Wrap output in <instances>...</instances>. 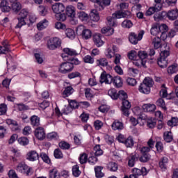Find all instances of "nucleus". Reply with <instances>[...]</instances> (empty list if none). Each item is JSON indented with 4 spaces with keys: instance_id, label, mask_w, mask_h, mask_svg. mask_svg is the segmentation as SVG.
I'll return each instance as SVG.
<instances>
[{
    "instance_id": "1",
    "label": "nucleus",
    "mask_w": 178,
    "mask_h": 178,
    "mask_svg": "<svg viewBox=\"0 0 178 178\" xmlns=\"http://www.w3.org/2000/svg\"><path fill=\"white\" fill-rule=\"evenodd\" d=\"M99 82L101 84H103V83H105V84H112V83H113L115 87H118V88L123 86V81L120 76H117L113 78V76L109 74H106L105 72H103L101 74Z\"/></svg>"
},
{
    "instance_id": "2",
    "label": "nucleus",
    "mask_w": 178,
    "mask_h": 178,
    "mask_svg": "<svg viewBox=\"0 0 178 178\" xmlns=\"http://www.w3.org/2000/svg\"><path fill=\"white\" fill-rule=\"evenodd\" d=\"M131 17V13L130 11H117L112 15V16L107 17V25L110 27H115L117 26L116 19H129Z\"/></svg>"
},
{
    "instance_id": "3",
    "label": "nucleus",
    "mask_w": 178,
    "mask_h": 178,
    "mask_svg": "<svg viewBox=\"0 0 178 178\" xmlns=\"http://www.w3.org/2000/svg\"><path fill=\"white\" fill-rule=\"evenodd\" d=\"M77 34H80L83 40H90L92 37V32L88 29H86L84 26L80 25L76 28Z\"/></svg>"
},
{
    "instance_id": "4",
    "label": "nucleus",
    "mask_w": 178,
    "mask_h": 178,
    "mask_svg": "<svg viewBox=\"0 0 178 178\" xmlns=\"http://www.w3.org/2000/svg\"><path fill=\"white\" fill-rule=\"evenodd\" d=\"M144 35V31H140L138 34H136V33L131 32L129 33V40L131 44H134L136 45L138 43V41H141L143 40V36Z\"/></svg>"
},
{
    "instance_id": "5",
    "label": "nucleus",
    "mask_w": 178,
    "mask_h": 178,
    "mask_svg": "<svg viewBox=\"0 0 178 178\" xmlns=\"http://www.w3.org/2000/svg\"><path fill=\"white\" fill-rule=\"evenodd\" d=\"M60 39L58 38H51L47 41V48L51 51H54V49H56V48H59L60 47Z\"/></svg>"
},
{
    "instance_id": "6",
    "label": "nucleus",
    "mask_w": 178,
    "mask_h": 178,
    "mask_svg": "<svg viewBox=\"0 0 178 178\" xmlns=\"http://www.w3.org/2000/svg\"><path fill=\"white\" fill-rule=\"evenodd\" d=\"M74 67V66H73L72 63H70V62H65L60 65L58 71L60 72V73H62L63 74H66V73L72 72Z\"/></svg>"
},
{
    "instance_id": "7",
    "label": "nucleus",
    "mask_w": 178,
    "mask_h": 178,
    "mask_svg": "<svg viewBox=\"0 0 178 178\" xmlns=\"http://www.w3.org/2000/svg\"><path fill=\"white\" fill-rule=\"evenodd\" d=\"M19 17H18V24L16 26V28L20 29L22 26L26 24V21L24 19L29 16V11L26 9H23L19 13Z\"/></svg>"
},
{
    "instance_id": "8",
    "label": "nucleus",
    "mask_w": 178,
    "mask_h": 178,
    "mask_svg": "<svg viewBox=\"0 0 178 178\" xmlns=\"http://www.w3.org/2000/svg\"><path fill=\"white\" fill-rule=\"evenodd\" d=\"M139 115V119L141 120H146L147 126L149 129H154L156 125V120L152 118H148L147 115H143L142 114H138Z\"/></svg>"
},
{
    "instance_id": "9",
    "label": "nucleus",
    "mask_w": 178,
    "mask_h": 178,
    "mask_svg": "<svg viewBox=\"0 0 178 178\" xmlns=\"http://www.w3.org/2000/svg\"><path fill=\"white\" fill-rule=\"evenodd\" d=\"M16 170L20 173H24L27 176H29L30 173H31V168H29L24 163H19L16 168Z\"/></svg>"
},
{
    "instance_id": "10",
    "label": "nucleus",
    "mask_w": 178,
    "mask_h": 178,
    "mask_svg": "<svg viewBox=\"0 0 178 178\" xmlns=\"http://www.w3.org/2000/svg\"><path fill=\"white\" fill-rule=\"evenodd\" d=\"M35 137L38 138V140H40V141H42V140L45 139L46 134H45V130L44 128L39 127L35 129Z\"/></svg>"
},
{
    "instance_id": "11",
    "label": "nucleus",
    "mask_w": 178,
    "mask_h": 178,
    "mask_svg": "<svg viewBox=\"0 0 178 178\" xmlns=\"http://www.w3.org/2000/svg\"><path fill=\"white\" fill-rule=\"evenodd\" d=\"M52 10L56 13V15H58L59 13H63V12H65V5L62 3H56L52 6Z\"/></svg>"
},
{
    "instance_id": "12",
    "label": "nucleus",
    "mask_w": 178,
    "mask_h": 178,
    "mask_svg": "<svg viewBox=\"0 0 178 178\" xmlns=\"http://www.w3.org/2000/svg\"><path fill=\"white\" fill-rule=\"evenodd\" d=\"M40 158L38 153L35 150H31L27 154V159L31 162H34V161H37Z\"/></svg>"
},
{
    "instance_id": "13",
    "label": "nucleus",
    "mask_w": 178,
    "mask_h": 178,
    "mask_svg": "<svg viewBox=\"0 0 178 178\" xmlns=\"http://www.w3.org/2000/svg\"><path fill=\"white\" fill-rule=\"evenodd\" d=\"M65 13L68 17L74 19L76 17V8L73 6H68L65 9Z\"/></svg>"
},
{
    "instance_id": "14",
    "label": "nucleus",
    "mask_w": 178,
    "mask_h": 178,
    "mask_svg": "<svg viewBox=\"0 0 178 178\" xmlns=\"http://www.w3.org/2000/svg\"><path fill=\"white\" fill-rule=\"evenodd\" d=\"M94 43L97 47H102L104 45V40H102V35L99 33H96L93 35Z\"/></svg>"
},
{
    "instance_id": "15",
    "label": "nucleus",
    "mask_w": 178,
    "mask_h": 178,
    "mask_svg": "<svg viewBox=\"0 0 178 178\" xmlns=\"http://www.w3.org/2000/svg\"><path fill=\"white\" fill-rule=\"evenodd\" d=\"M132 172L135 176H145L147 175V168L145 167L140 168H135L132 170Z\"/></svg>"
},
{
    "instance_id": "16",
    "label": "nucleus",
    "mask_w": 178,
    "mask_h": 178,
    "mask_svg": "<svg viewBox=\"0 0 178 178\" xmlns=\"http://www.w3.org/2000/svg\"><path fill=\"white\" fill-rule=\"evenodd\" d=\"M168 17V13L162 11L158 14H154V19L155 22H160V20H165Z\"/></svg>"
},
{
    "instance_id": "17",
    "label": "nucleus",
    "mask_w": 178,
    "mask_h": 178,
    "mask_svg": "<svg viewBox=\"0 0 178 178\" xmlns=\"http://www.w3.org/2000/svg\"><path fill=\"white\" fill-rule=\"evenodd\" d=\"M163 140L165 143H172L173 141V134L171 131H166L163 133Z\"/></svg>"
},
{
    "instance_id": "18",
    "label": "nucleus",
    "mask_w": 178,
    "mask_h": 178,
    "mask_svg": "<svg viewBox=\"0 0 178 178\" xmlns=\"http://www.w3.org/2000/svg\"><path fill=\"white\" fill-rule=\"evenodd\" d=\"M138 90L142 94H149L151 92V88L143 83V82L140 83Z\"/></svg>"
},
{
    "instance_id": "19",
    "label": "nucleus",
    "mask_w": 178,
    "mask_h": 178,
    "mask_svg": "<svg viewBox=\"0 0 178 178\" xmlns=\"http://www.w3.org/2000/svg\"><path fill=\"white\" fill-rule=\"evenodd\" d=\"M167 17L169 20H176L178 17V11L177 10H172L167 13Z\"/></svg>"
},
{
    "instance_id": "20",
    "label": "nucleus",
    "mask_w": 178,
    "mask_h": 178,
    "mask_svg": "<svg viewBox=\"0 0 178 178\" xmlns=\"http://www.w3.org/2000/svg\"><path fill=\"white\" fill-rule=\"evenodd\" d=\"M90 19L92 22H99V13L97 10H92L90 13Z\"/></svg>"
},
{
    "instance_id": "21",
    "label": "nucleus",
    "mask_w": 178,
    "mask_h": 178,
    "mask_svg": "<svg viewBox=\"0 0 178 178\" xmlns=\"http://www.w3.org/2000/svg\"><path fill=\"white\" fill-rule=\"evenodd\" d=\"M0 8L2 12H10L11 10L9 3L6 0H3L0 3Z\"/></svg>"
},
{
    "instance_id": "22",
    "label": "nucleus",
    "mask_w": 178,
    "mask_h": 178,
    "mask_svg": "<svg viewBox=\"0 0 178 178\" xmlns=\"http://www.w3.org/2000/svg\"><path fill=\"white\" fill-rule=\"evenodd\" d=\"M138 161V159L137 158V156L136 155H131L128 157V166L129 168H133L136 162Z\"/></svg>"
},
{
    "instance_id": "23",
    "label": "nucleus",
    "mask_w": 178,
    "mask_h": 178,
    "mask_svg": "<svg viewBox=\"0 0 178 178\" xmlns=\"http://www.w3.org/2000/svg\"><path fill=\"white\" fill-rule=\"evenodd\" d=\"M143 108L146 112H155V110L156 109V106H155V104H144L143 106Z\"/></svg>"
},
{
    "instance_id": "24",
    "label": "nucleus",
    "mask_w": 178,
    "mask_h": 178,
    "mask_svg": "<svg viewBox=\"0 0 178 178\" xmlns=\"http://www.w3.org/2000/svg\"><path fill=\"white\" fill-rule=\"evenodd\" d=\"M166 49L164 51H162L160 53V58H162L163 59H166L169 55H170V45H166L165 46Z\"/></svg>"
},
{
    "instance_id": "25",
    "label": "nucleus",
    "mask_w": 178,
    "mask_h": 178,
    "mask_svg": "<svg viewBox=\"0 0 178 178\" xmlns=\"http://www.w3.org/2000/svg\"><path fill=\"white\" fill-rule=\"evenodd\" d=\"M11 10H13V12L17 13V12L22 10V3H20L19 2L13 3L11 5Z\"/></svg>"
},
{
    "instance_id": "26",
    "label": "nucleus",
    "mask_w": 178,
    "mask_h": 178,
    "mask_svg": "<svg viewBox=\"0 0 178 178\" xmlns=\"http://www.w3.org/2000/svg\"><path fill=\"white\" fill-rule=\"evenodd\" d=\"M96 64L97 66H101L102 67H105V66H108V60L105 58H102L96 60Z\"/></svg>"
},
{
    "instance_id": "27",
    "label": "nucleus",
    "mask_w": 178,
    "mask_h": 178,
    "mask_svg": "<svg viewBox=\"0 0 178 178\" xmlns=\"http://www.w3.org/2000/svg\"><path fill=\"white\" fill-rule=\"evenodd\" d=\"M48 27V21L47 19H43L40 22L37 24L38 30H44V29H47Z\"/></svg>"
},
{
    "instance_id": "28",
    "label": "nucleus",
    "mask_w": 178,
    "mask_h": 178,
    "mask_svg": "<svg viewBox=\"0 0 178 178\" xmlns=\"http://www.w3.org/2000/svg\"><path fill=\"white\" fill-rule=\"evenodd\" d=\"M168 162H169V160L166 157H163L161 161L159 162V165L162 169V170H166V168L168 166Z\"/></svg>"
},
{
    "instance_id": "29",
    "label": "nucleus",
    "mask_w": 178,
    "mask_h": 178,
    "mask_svg": "<svg viewBox=\"0 0 178 178\" xmlns=\"http://www.w3.org/2000/svg\"><path fill=\"white\" fill-rule=\"evenodd\" d=\"M31 124H32L33 127H38L40 126V118L37 115H33L31 117Z\"/></svg>"
},
{
    "instance_id": "30",
    "label": "nucleus",
    "mask_w": 178,
    "mask_h": 178,
    "mask_svg": "<svg viewBox=\"0 0 178 178\" xmlns=\"http://www.w3.org/2000/svg\"><path fill=\"white\" fill-rule=\"evenodd\" d=\"M111 127L113 130H122L123 129V123L119 121H115L112 125Z\"/></svg>"
},
{
    "instance_id": "31",
    "label": "nucleus",
    "mask_w": 178,
    "mask_h": 178,
    "mask_svg": "<svg viewBox=\"0 0 178 178\" xmlns=\"http://www.w3.org/2000/svg\"><path fill=\"white\" fill-rule=\"evenodd\" d=\"M49 176V178H60V175H59V172H58V170H56V168L50 170Z\"/></svg>"
},
{
    "instance_id": "32",
    "label": "nucleus",
    "mask_w": 178,
    "mask_h": 178,
    "mask_svg": "<svg viewBox=\"0 0 178 178\" xmlns=\"http://www.w3.org/2000/svg\"><path fill=\"white\" fill-rule=\"evenodd\" d=\"M145 60L140 59L139 58H135L134 60L133 63L135 65V66H137L138 67H140L141 66H145Z\"/></svg>"
},
{
    "instance_id": "33",
    "label": "nucleus",
    "mask_w": 178,
    "mask_h": 178,
    "mask_svg": "<svg viewBox=\"0 0 178 178\" xmlns=\"http://www.w3.org/2000/svg\"><path fill=\"white\" fill-rule=\"evenodd\" d=\"M157 63L159 66L161 68L167 67H168V60L165 58H162V57H160L158 59Z\"/></svg>"
},
{
    "instance_id": "34",
    "label": "nucleus",
    "mask_w": 178,
    "mask_h": 178,
    "mask_svg": "<svg viewBox=\"0 0 178 178\" xmlns=\"http://www.w3.org/2000/svg\"><path fill=\"white\" fill-rule=\"evenodd\" d=\"M74 92V89L72 88V86H67L63 92V95L64 97H69V95H72Z\"/></svg>"
},
{
    "instance_id": "35",
    "label": "nucleus",
    "mask_w": 178,
    "mask_h": 178,
    "mask_svg": "<svg viewBox=\"0 0 178 178\" xmlns=\"http://www.w3.org/2000/svg\"><path fill=\"white\" fill-rule=\"evenodd\" d=\"M66 36L70 40H74V37H76V34L74 33V31L72 29H67L65 30Z\"/></svg>"
},
{
    "instance_id": "36",
    "label": "nucleus",
    "mask_w": 178,
    "mask_h": 178,
    "mask_svg": "<svg viewBox=\"0 0 178 178\" xmlns=\"http://www.w3.org/2000/svg\"><path fill=\"white\" fill-rule=\"evenodd\" d=\"M123 29H131L133 27V22L130 19H125L121 24Z\"/></svg>"
},
{
    "instance_id": "37",
    "label": "nucleus",
    "mask_w": 178,
    "mask_h": 178,
    "mask_svg": "<svg viewBox=\"0 0 178 178\" xmlns=\"http://www.w3.org/2000/svg\"><path fill=\"white\" fill-rule=\"evenodd\" d=\"M152 44L155 49L161 48V38L159 37H154L152 40Z\"/></svg>"
},
{
    "instance_id": "38",
    "label": "nucleus",
    "mask_w": 178,
    "mask_h": 178,
    "mask_svg": "<svg viewBox=\"0 0 178 178\" xmlns=\"http://www.w3.org/2000/svg\"><path fill=\"white\" fill-rule=\"evenodd\" d=\"M102 169L103 168L101 166H97L95 168L96 177L97 178L104 177V172H102Z\"/></svg>"
},
{
    "instance_id": "39",
    "label": "nucleus",
    "mask_w": 178,
    "mask_h": 178,
    "mask_svg": "<svg viewBox=\"0 0 178 178\" xmlns=\"http://www.w3.org/2000/svg\"><path fill=\"white\" fill-rule=\"evenodd\" d=\"M72 174L75 177H79L81 175L79 165H76L72 167Z\"/></svg>"
},
{
    "instance_id": "40",
    "label": "nucleus",
    "mask_w": 178,
    "mask_h": 178,
    "mask_svg": "<svg viewBox=\"0 0 178 178\" xmlns=\"http://www.w3.org/2000/svg\"><path fill=\"white\" fill-rule=\"evenodd\" d=\"M124 144L127 148H131V147L134 145V140H133V138L129 136L128 138L125 139Z\"/></svg>"
},
{
    "instance_id": "41",
    "label": "nucleus",
    "mask_w": 178,
    "mask_h": 178,
    "mask_svg": "<svg viewBox=\"0 0 178 178\" xmlns=\"http://www.w3.org/2000/svg\"><path fill=\"white\" fill-rule=\"evenodd\" d=\"M65 54H66L67 55H70V56H74L76 55H77V51H76V50L73 49H70V48H65L63 49Z\"/></svg>"
},
{
    "instance_id": "42",
    "label": "nucleus",
    "mask_w": 178,
    "mask_h": 178,
    "mask_svg": "<svg viewBox=\"0 0 178 178\" xmlns=\"http://www.w3.org/2000/svg\"><path fill=\"white\" fill-rule=\"evenodd\" d=\"M156 104L157 106H160V108H162L164 111H166V104H165V100L163 99L160 98L156 102Z\"/></svg>"
},
{
    "instance_id": "43",
    "label": "nucleus",
    "mask_w": 178,
    "mask_h": 178,
    "mask_svg": "<svg viewBox=\"0 0 178 178\" xmlns=\"http://www.w3.org/2000/svg\"><path fill=\"white\" fill-rule=\"evenodd\" d=\"M88 161V156L86 153H83L80 155L79 157V162L81 165L84 163H87V161Z\"/></svg>"
},
{
    "instance_id": "44",
    "label": "nucleus",
    "mask_w": 178,
    "mask_h": 178,
    "mask_svg": "<svg viewBox=\"0 0 178 178\" xmlns=\"http://www.w3.org/2000/svg\"><path fill=\"white\" fill-rule=\"evenodd\" d=\"M143 83L149 86L150 88L152 87V86H154V80H152V78L150 77L145 78Z\"/></svg>"
},
{
    "instance_id": "45",
    "label": "nucleus",
    "mask_w": 178,
    "mask_h": 178,
    "mask_svg": "<svg viewBox=\"0 0 178 178\" xmlns=\"http://www.w3.org/2000/svg\"><path fill=\"white\" fill-rule=\"evenodd\" d=\"M118 163L115 162H110L108 164V169L111 170V172H116L118 170Z\"/></svg>"
},
{
    "instance_id": "46",
    "label": "nucleus",
    "mask_w": 178,
    "mask_h": 178,
    "mask_svg": "<svg viewBox=\"0 0 178 178\" xmlns=\"http://www.w3.org/2000/svg\"><path fill=\"white\" fill-rule=\"evenodd\" d=\"M138 54H137V51H134V50H131L129 54H128V58L129 59H130L131 60H136L137 58H138Z\"/></svg>"
},
{
    "instance_id": "47",
    "label": "nucleus",
    "mask_w": 178,
    "mask_h": 178,
    "mask_svg": "<svg viewBox=\"0 0 178 178\" xmlns=\"http://www.w3.org/2000/svg\"><path fill=\"white\" fill-rule=\"evenodd\" d=\"M118 98L122 101H124L127 99V93H126L124 90H120L118 93Z\"/></svg>"
},
{
    "instance_id": "48",
    "label": "nucleus",
    "mask_w": 178,
    "mask_h": 178,
    "mask_svg": "<svg viewBox=\"0 0 178 178\" xmlns=\"http://www.w3.org/2000/svg\"><path fill=\"white\" fill-rule=\"evenodd\" d=\"M138 58L142 60H145V59L148 58V54H147V51H138Z\"/></svg>"
},
{
    "instance_id": "49",
    "label": "nucleus",
    "mask_w": 178,
    "mask_h": 178,
    "mask_svg": "<svg viewBox=\"0 0 178 178\" xmlns=\"http://www.w3.org/2000/svg\"><path fill=\"white\" fill-rule=\"evenodd\" d=\"M108 94L112 99H118V92L115 89H111L108 90Z\"/></svg>"
},
{
    "instance_id": "50",
    "label": "nucleus",
    "mask_w": 178,
    "mask_h": 178,
    "mask_svg": "<svg viewBox=\"0 0 178 178\" xmlns=\"http://www.w3.org/2000/svg\"><path fill=\"white\" fill-rule=\"evenodd\" d=\"M55 17L56 20L60 22H65V20H66V15L65 13H60L58 14H56Z\"/></svg>"
},
{
    "instance_id": "51",
    "label": "nucleus",
    "mask_w": 178,
    "mask_h": 178,
    "mask_svg": "<svg viewBox=\"0 0 178 178\" xmlns=\"http://www.w3.org/2000/svg\"><path fill=\"white\" fill-rule=\"evenodd\" d=\"M54 155L56 159H62V158H63V154L59 149H56L54 150Z\"/></svg>"
},
{
    "instance_id": "52",
    "label": "nucleus",
    "mask_w": 178,
    "mask_h": 178,
    "mask_svg": "<svg viewBox=\"0 0 178 178\" xmlns=\"http://www.w3.org/2000/svg\"><path fill=\"white\" fill-rule=\"evenodd\" d=\"M94 152L95 156H100V155H102L103 154L102 149H101L99 145H97L94 147Z\"/></svg>"
},
{
    "instance_id": "53",
    "label": "nucleus",
    "mask_w": 178,
    "mask_h": 178,
    "mask_svg": "<svg viewBox=\"0 0 178 178\" xmlns=\"http://www.w3.org/2000/svg\"><path fill=\"white\" fill-rule=\"evenodd\" d=\"M39 12L42 16H45L48 13V8L44 6H39Z\"/></svg>"
},
{
    "instance_id": "54",
    "label": "nucleus",
    "mask_w": 178,
    "mask_h": 178,
    "mask_svg": "<svg viewBox=\"0 0 178 178\" xmlns=\"http://www.w3.org/2000/svg\"><path fill=\"white\" fill-rule=\"evenodd\" d=\"M149 159H151V154H142V156L139 159V161L145 163L148 162Z\"/></svg>"
},
{
    "instance_id": "55",
    "label": "nucleus",
    "mask_w": 178,
    "mask_h": 178,
    "mask_svg": "<svg viewBox=\"0 0 178 178\" xmlns=\"http://www.w3.org/2000/svg\"><path fill=\"white\" fill-rule=\"evenodd\" d=\"M40 158L45 162V163H51V159H49V157L47 154L45 153H41L40 154Z\"/></svg>"
},
{
    "instance_id": "56",
    "label": "nucleus",
    "mask_w": 178,
    "mask_h": 178,
    "mask_svg": "<svg viewBox=\"0 0 178 178\" xmlns=\"http://www.w3.org/2000/svg\"><path fill=\"white\" fill-rule=\"evenodd\" d=\"M18 143L20 145H27L29 144V139L26 137H22L18 139Z\"/></svg>"
},
{
    "instance_id": "57",
    "label": "nucleus",
    "mask_w": 178,
    "mask_h": 178,
    "mask_svg": "<svg viewBox=\"0 0 178 178\" xmlns=\"http://www.w3.org/2000/svg\"><path fill=\"white\" fill-rule=\"evenodd\" d=\"M58 145L61 149H69L70 148V145L65 141L59 143Z\"/></svg>"
},
{
    "instance_id": "58",
    "label": "nucleus",
    "mask_w": 178,
    "mask_h": 178,
    "mask_svg": "<svg viewBox=\"0 0 178 178\" xmlns=\"http://www.w3.org/2000/svg\"><path fill=\"white\" fill-rule=\"evenodd\" d=\"M177 72V65H171L168 68V73L169 74H173Z\"/></svg>"
},
{
    "instance_id": "59",
    "label": "nucleus",
    "mask_w": 178,
    "mask_h": 178,
    "mask_svg": "<svg viewBox=\"0 0 178 178\" xmlns=\"http://www.w3.org/2000/svg\"><path fill=\"white\" fill-rule=\"evenodd\" d=\"M55 29H57V30H65L66 29V25L62 24V22H56Z\"/></svg>"
},
{
    "instance_id": "60",
    "label": "nucleus",
    "mask_w": 178,
    "mask_h": 178,
    "mask_svg": "<svg viewBox=\"0 0 178 178\" xmlns=\"http://www.w3.org/2000/svg\"><path fill=\"white\" fill-rule=\"evenodd\" d=\"M83 60L85 63H90V64L94 63V58L91 57V56L90 55L86 56L83 58Z\"/></svg>"
},
{
    "instance_id": "61",
    "label": "nucleus",
    "mask_w": 178,
    "mask_h": 178,
    "mask_svg": "<svg viewBox=\"0 0 178 178\" xmlns=\"http://www.w3.org/2000/svg\"><path fill=\"white\" fill-rule=\"evenodd\" d=\"M127 83L129 84V86L134 87V86L137 84V81L134 78H128L127 79Z\"/></svg>"
},
{
    "instance_id": "62",
    "label": "nucleus",
    "mask_w": 178,
    "mask_h": 178,
    "mask_svg": "<svg viewBox=\"0 0 178 178\" xmlns=\"http://www.w3.org/2000/svg\"><path fill=\"white\" fill-rule=\"evenodd\" d=\"M69 105L72 109H77V108H79V103H77L76 100H70L69 102Z\"/></svg>"
},
{
    "instance_id": "63",
    "label": "nucleus",
    "mask_w": 178,
    "mask_h": 178,
    "mask_svg": "<svg viewBox=\"0 0 178 178\" xmlns=\"http://www.w3.org/2000/svg\"><path fill=\"white\" fill-rule=\"evenodd\" d=\"M6 104H0V115H5V113H6Z\"/></svg>"
},
{
    "instance_id": "64",
    "label": "nucleus",
    "mask_w": 178,
    "mask_h": 178,
    "mask_svg": "<svg viewBox=\"0 0 178 178\" xmlns=\"http://www.w3.org/2000/svg\"><path fill=\"white\" fill-rule=\"evenodd\" d=\"M8 175L9 178H19V177H17V174H16V172H15L13 170H10Z\"/></svg>"
}]
</instances>
